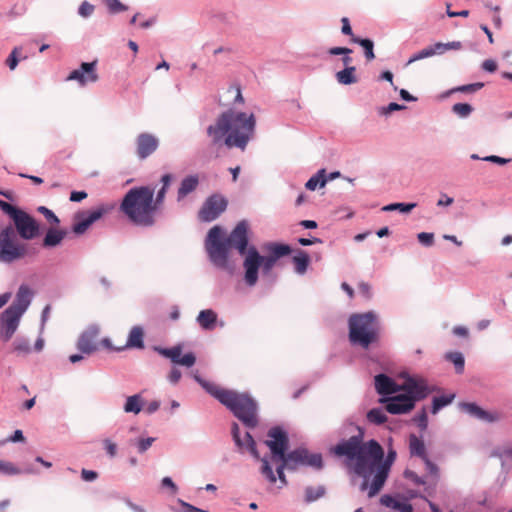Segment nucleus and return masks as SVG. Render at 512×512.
<instances>
[{"mask_svg": "<svg viewBox=\"0 0 512 512\" xmlns=\"http://www.w3.org/2000/svg\"><path fill=\"white\" fill-rule=\"evenodd\" d=\"M255 126L256 119L252 113L237 112L233 109L220 113L206 129L209 156L218 158L219 150L223 146L229 149L237 147L244 151L254 136Z\"/></svg>", "mask_w": 512, "mask_h": 512, "instance_id": "nucleus-1", "label": "nucleus"}, {"mask_svg": "<svg viewBox=\"0 0 512 512\" xmlns=\"http://www.w3.org/2000/svg\"><path fill=\"white\" fill-rule=\"evenodd\" d=\"M356 430L357 434L341 440L330 451L334 456L343 459L346 468L363 478L360 488L365 491L368 489L369 478L373 473L370 459L382 460L384 450L374 439L364 442V430L361 427L356 426Z\"/></svg>", "mask_w": 512, "mask_h": 512, "instance_id": "nucleus-2", "label": "nucleus"}, {"mask_svg": "<svg viewBox=\"0 0 512 512\" xmlns=\"http://www.w3.org/2000/svg\"><path fill=\"white\" fill-rule=\"evenodd\" d=\"M250 226L247 220H241L230 232L229 236L223 238L219 226H214L208 232L206 239V250L213 262L219 268H228L229 249L235 248L240 255H247L249 243Z\"/></svg>", "mask_w": 512, "mask_h": 512, "instance_id": "nucleus-3", "label": "nucleus"}, {"mask_svg": "<svg viewBox=\"0 0 512 512\" xmlns=\"http://www.w3.org/2000/svg\"><path fill=\"white\" fill-rule=\"evenodd\" d=\"M195 379L211 396L230 409L245 426H257V404L248 394L222 388L198 376H195Z\"/></svg>", "mask_w": 512, "mask_h": 512, "instance_id": "nucleus-4", "label": "nucleus"}, {"mask_svg": "<svg viewBox=\"0 0 512 512\" xmlns=\"http://www.w3.org/2000/svg\"><path fill=\"white\" fill-rule=\"evenodd\" d=\"M154 193L155 190L151 186L131 188L121 201V212L137 226H153L157 215Z\"/></svg>", "mask_w": 512, "mask_h": 512, "instance_id": "nucleus-5", "label": "nucleus"}, {"mask_svg": "<svg viewBox=\"0 0 512 512\" xmlns=\"http://www.w3.org/2000/svg\"><path fill=\"white\" fill-rule=\"evenodd\" d=\"M269 255L262 256L255 246H250L243 261L245 270L244 280L248 286H255L258 281V272L262 268L264 274H269L278 259L291 253L286 244H271L268 246Z\"/></svg>", "mask_w": 512, "mask_h": 512, "instance_id": "nucleus-6", "label": "nucleus"}, {"mask_svg": "<svg viewBox=\"0 0 512 512\" xmlns=\"http://www.w3.org/2000/svg\"><path fill=\"white\" fill-rule=\"evenodd\" d=\"M401 391L404 393L381 400V402L386 403L385 409L391 414L410 412L415 407L417 401L426 398L429 394L425 380L413 377L405 379Z\"/></svg>", "mask_w": 512, "mask_h": 512, "instance_id": "nucleus-7", "label": "nucleus"}, {"mask_svg": "<svg viewBox=\"0 0 512 512\" xmlns=\"http://www.w3.org/2000/svg\"><path fill=\"white\" fill-rule=\"evenodd\" d=\"M348 326L349 341L354 346L368 349L379 340L380 324L374 312L352 314Z\"/></svg>", "mask_w": 512, "mask_h": 512, "instance_id": "nucleus-8", "label": "nucleus"}, {"mask_svg": "<svg viewBox=\"0 0 512 512\" xmlns=\"http://www.w3.org/2000/svg\"><path fill=\"white\" fill-rule=\"evenodd\" d=\"M0 209L10 216L19 236L24 240H32L39 235V225L27 212L0 200Z\"/></svg>", "mask_w": 512, "mask_h": 512, "instance_id": "nucleus-9", "label": "nucleus"}, {"mask_svg": "<svg viewBox=\"0 0 512 512\" xmlns=\"http://www.w3.org/2000/svg\"><path fill=\"white\" fill-rule=\"evenodd\" d=\"M26 254V245L17 241L14 229L5 227L0 232V262L9 264L24 258Z\"/></svg>", "mask_w": 512, "mask_h": 512, "instance_id": "nucleus-10", "label": "nucleus"}, {"mask_svg": "<svg viewBox=\"0 0 512 512\" xmlns=\"http://www.w3.org/2000/svg\"><path fill=\"white\" fill-rule=\"evenodd\" d=\"M395 458L396 452L394 450H390L385 460L384 457L379 461L370 459V465L373 467L372 474H374L371 482L368 485V496L370 498L376 496L383 488Z\"/></svg>", "mask_w": 512, "mask_h": 512, "instance_id": "nucleus-11", "label": "nucleus"}, {"mask_svg": "<svg viewBox=\"0 0 512 512\" xmlns=\"http://www.w3.org/2000/svg\"><path fill=\"white\" fill-rule=\"evenodd\" d=\"M232 435H233V439L236 443V445L240 448H243V447H247L249 449V451L251 452V454L256 458V459H260L261 462H262V468H261V472L262 474L271 482V483H275L277 478L269 464V461L266 457L264 458H260L259 456V453L256 449V443L253 439V437L251 436L250 433L246 432L245 433V436H244V439L242 440L240 438V431H239V426L237 423H234L232 425Z\"/></svg>", "mask_w": 512, "mask_h": 512, "instance_id": "nucleus-12", "label": "nucleus"}, {"mask_svg": "<svg viewBox=\"0 0 512 512\" xmlns=\"http://www.w3.org/2000/svg\"><path fill=\"white\" fill-rule=\"evenodd\" d=\"M280 461L288 466V470H296L300 466H311L317 469L322 467V456L320 454H310L304 448L286 453Z\"/></svg>", "mask_w": 512, "mask_h": 512, "instance_id": "nucleus-13", "label": "nucleus"}, {"mask_svg": "<svg viewBox=\"0 0 512 512\" xmlns=\"http://www.w3.org/2000/svg\"><path fill=\"white\" fill-rule=\"evenodd\" d=\"M268 437L269 439L265 441V444L271 451L272 461L277 463L286 454L289 445L287 433L280 427H273L268 431Z\"/></svg>", "mask_w": 512, "mask_h": 512, "instance_id": "nucleus-14", "label": "nucleus"}, {"mask_svg": "<svg viewBox=\"0 0 512 512\" xmlns=\"http://www.w3.org/2000/svg\"><path fill=\"white\" fill-rule=\"evenodd\" d=\"M227 199L220 194L208 197L199 210L198 217L203 222H211L218 218L227 208Z\"/></svg>", "mask_w": 512, "mask_h": 512, "instance_id": "nucleus-15", "label": "nucleus"}, {"mask_svg": "<svg viewBox=\"0 0 512 512\" xmlns=\"http://www.w3.org/2000/svg\"><path fill=\"white\" fill-rule=\"evenodd\" d=\"M111 209L112 207L101 205L92 211L77 213L74 217L72 231L77 235L84 234L94 222L99 220Z\"/></svg>", "mask_w": 512, "mask_h": 512, "instance_id": "nucleus-16", "label": "nucleus"}, {"mask_svg": "<svg viewBox=\"0 0 512 512\" xmlns=\"http://www.w3.org/2000/svg\"><path fill=\"white\" fill-rule=\"evenodd\" d=\"M99 76L97 74V60L92 62L81 63L78 69L70 72L67 76V81H77L81 86H85L88 83L97 82Z\"/></svg>", "mask_w": 512, "mask_h": 512, "instance_id": "nucleus-17", "label": "nucleus"}, {"mask_svg": "<svg viewBox=\"0 0 512 512\" xmlns=\"http://www.w3.org/2000/svg\"><path fill=\"white\" fill-rule=\"evenodd\" d=\"M22 314L8 307L0 315V335L4 341H9L18 328Z\"/></svg>", "mask_w": 512, "mask_h": 512, "instance_id": "nucleus-18", "label": "nucleus"}, {"mask_svg": "<svg viewBox=\"0 0 512 512\" xmlns=\"http://www.w3.org/2000/svg\"><path fill=\"white\" fill-rule=\"evenodd\" d=\"M99 328L92 326L86 329L77 341V348L83 354L90 355L98 349Z\"/></svg>", "mask_w": 512, "mask_h": 512, "instance_id": "nucleus-19", "label": "nucleus"}, {"mask_svg": "<svg viewBox=\"0 0 512 512\" xmlns=\"http://www.w3.org/2000/svg\"><path fill=\"white\" fill-rule=\"evenodd\" d=\"M143 339H144V331H143L142 327L134 326L131 328L127 342L124 346L115 348L112 346V344L108 338H104L101 341V343L104 347H106L108 349H114L117 351H121L125 348H138V349L144 348Z\"/></svg>", "mask_w": 512, "mask_h": 512, "instance_id": "nucleus-20", "label": "nucleus"}, {"mask_svg": "<svg viewBox=\"0 0 512 512\" xmlns=\"http://www.w3.org/2000/svg\"><path fill=\"white\" fill-rule=\"evenodd\" d=\"M137 155L140 159H145L156 151L159 145L158 139L149 133H141L137 140Z\"/></svg>", "mask_w": 512, "mask_h": 512, "instance_id": "nucleus-21", "label": "nucleus"}, {"mask_svg": "<svg viewBox=\"0 0 512 512\" xmlns=\"http://www.w3.org/2000/svg\"><path fill=\"white\" fill-rule=\"evenodd\" d=\"M375 388L380 395H391L400 392L402 385L397 384L385 374H379L375 377Z\"/></svg>", "mask_w": 512, "mask_h": 512, "instance_id": "nucleus-22", "label": "nucleus"}, {"mask_svg": "<svg viewBox=\"0 0 512 512\" xmlns=\"http://www.w3.org/2000/svg\"><path fill=\"white\" fill-rule=\"evenodd\" d=\"M461 409L471 416L487 422H494L499 419L498 414H491L475 403H462Z\"/></svg>", "mask_w": 512, "mask_h": 512, "instance_id": "nucleus-23", "label": "nucleus"}, {"mask_svg": "<svg viewBox=\"0 0 512 512\" xmlns=\"http://www.w3.org/2000/svg\"><path fill=\"white\" fill-rule=\"evenodd\" d=\"M182 347L181 345H176L170 348L169 359L174 364H179L186 367H192L196 362V357L193 353H186L181 356Z\"/></svg>", "mask_w": 512, "mask_h": 512, "instance_id": "nucleus-24", "label": "nucleus"}, {"mask_svg": "<svg viewBox=\"0 0 512 512\" xmlns=\"http://www.w3.org/2000/svg\"><path fill=\"white\" fill-rule=\"evenodd\" d=\"M30 297V289L27 286H21L17 292L15 302L9 307L13 310L21 311V314H23L30 304Z\"/></svg>", "mask_w": 512, "mask_h": 512, "instance_id": "nucleus-25", "label": "nucleus"}, {"mask_svg": "<svg viewBox=\"0 0 512 512\" xmlns=\"http://www.w3.org/2000/svg\"><path fill=\"white\" fill-rule=\"evenodd\" d=\"M199 184L197 175H189L185 177L178 188L177 198L178 201L184 199L189 193L193 192Z\"/></svg>", "mask_w": 512, "mask_h": 512, "instance_id": "nucleus-26", "label": "nucleus"}, {"mask_svg": "<svg viewBox=\"0 0 512 512\" xmlns=\"http://www.w3.org/2000/svg\"><path fill=\"white\" fill-rule=\"evenodd\" d=\"M66 231L59 229H49L43 239L44 247H55L59 245L66 237Z\"/></svg>", "mask_w": 512, "mask_h": 512, "instance_id": "nucleus-27", "label": "nucleus"}, {"mask_svg": "<svg viewBox=\"0 0 512 512\" xmlns=\"http://www.w3.org/2000/svg\"><path fill=\"white\" fill-rule=\"evenodd\" d=\"M409 450L412 456H417L421 459L427 457L424 441L414 434H411L409 437Z\"/></svg>", "mask_w": 512, "mask_h": 512, "instance_id": "nucleus-28", "label": "nucleus"}, {"mask_svg": "<svg viewBox=\"0 0 512 512\" xmlns=\"http://www.w3.org/2000/svg\"><path fill=\"white\" fill-rule=\"evenodd\" d=\"M216 320H217V314L211 309H206V310L200 311V313L197 317V321H198L199 325L205 330L213 329L215 326Z\"/></svg>", "mask_w": 512, "mask_h": 512, "instance_id": "nucleus-29", "label": "nucleus"}, {"mask_svg": "<svg viewBox=\"0 0 512 512\" xmlns=\"http://www.w3.org/2000/svg\"><path fill=\"white\" fill-rule=\"evenodd\" d=\"M172 181V175L171 174H165L161 178L162 187L159 189V191L156 194V197L154 198L155 203V210L158 213L161 206L163 205L167 190L170 186V183Z\"/></svg>", "mask_w": 512, "mask_h": 512, "instance_id": "nucleus-30", "label": "nucleus"}, {"mask_svg": "<svg viewBox=\"0 0 512 512\" xmlns=\"http://www.w3.org/2000/svg\"><path fill=\"white\" fill-rule=\"evenodd\" d=\"M326 494V488L323 485L317 487L308 486L304 491V500L306 503H311L322 498Z\"/></svg>", "mask_w": 512, "mask_h": 512, "instance_id": "nucleus-31", "label": "nucleus"}, {"mask_svg": "<svg viewBox=\"0 0 512 512\" xmlns=\"http://www.w3.org/2000/svg\"><path fill=\"white\" fill-rule=\"evenodd\" d=\"M356 68L355 67H346L344 70H341L336 73V79L340 84L350 85L357 82V77L355 75Z\"/></svg>", "mask_w": 512, "mask_h": 512, "instance_id": "nucleus-32", "label": "nucleus"}, {"mask_svg": "<svg viewBox=\"0 0 512 512\" xmlns=\"http://www.w3.org/2000/svg\"><path fill=\"white\" fill-rule=\"evenodd\" d=\"M143 400L139 394L129 396L124 405L126 413L138 414L142 410Z\"/></svg>", "mask_w": 512, "mask_h": 512, "instance_id": "nucleus-33", "label": "nucleus"}, {"mask_svg": "<svg viewBox=\"0 0 512 512\" xmlns=\"http://www.w3.org/2000/svg\"><path fill=\"white\" fill-rule=\"evenodd\" d=\"M325 169L319 170L315 175H313L305 184L306 189L315 190L318 186L324 187L327 183V179L325 178Z\"/></svg>", "mask_w": 512, "mask_h": 512, "instance_id": "nucleus-34", "label": "nucleus"}, {"mask_svg": "<svg viewBox=\"0 0 512 512\" xmlns=\"http://www.w3.org/2000/svg\"><path fill=\"white\" fill-rule=\"evenodd\" d=\"M293 263L295 271L299 274L306 272L309 264V256L306 252L300 251L296 256L293 257Z\"/></svg>", "mask_w": 512, "mask_h": 512, "instance_id": "nucleus-35", "label": "nucleus"}, {"mask_svg": "<svg viewBox=\"0 0 512 512\" xmlns=\"http://www.w3.org/2000/svg\"><path fill=\"white\" fill-rule=\"evenodd\" d=\"M351 42L359 44L361 47H363L365 52V57L368 61H371L375 58V54L373 51V41L370 39H361L358 37H352Z\"/></svg>", "mask_w": 512, "mask_h": 512, "instance_id": "nucleus-36", "label": "nucleus"}, {"mask_svg": "<svg viewBox=\"0 0 512 512\" xmlns=\"http://www.w3.org/2000/svg\"><path fill=\"white\" fill-rule=\"evenodd\" d=\"M367 419L373 424L381 425L387 421V416L381 408H373L368 411Z\"/></svg>", "mask_w": 512, "mask_h": 512, "instance_id": "nucleus-37", "label": "nucleus"}, {"mask_svg": "<svg viewBox=\"0 0 512 512\" xmlns=\"http://www.w3.org/2000/svg\"><path fill=\"white\" fill-rule=\"evenodd\" d=\"M454 397V394L434 397L431 412L433 414H436L441 408L450 404L453 401Z\"/></svg>", "mask_w": 512, "mask_h": 512, "instance_id": "nucleus-38", "label": "nucleus"}, {"mask_svg": "<svg viewBox=\"0 0 512 512\" xmlns=\"http://www.w3.org/2000/svg\"><path fill=\"white\" fill-rule=\"evenodd\" d=\"M435 54H438L435 45L426 47V48L422 49L421 51L417 52L416 54H414L409 59L407 64H411L413 62H416V61L424 59V58L432 57Z\"/></svg>", "mask_w": 512, "mask_h": 512, "instance_id": "nucleus-39", "label": "nucleus"}, {"mask_svg": "<svg viewBox=\"0 0 512 512\" xmlns=\"http://www.w3.org/2000/svg\"><path fill=\"white\" fill-rule=\"evenodd\" d=\"M417 206L416 203H392L389 205H386L382 208L384 211H394L399 210L403 213H408L412 211Z\"/></svg>", "mask_w": 512, "mask_h": 512, "instance_id": "nucleus-40", "label": "nucleus"}, {"mask_svg": "<svg viewBox=\"0 0 512 512\" xmlns=\"http://www.w3.org/2000/svg\"><path fill=\"white\" fill-rule=\"evenodd\" d=\"M446 358L455 365L457 373H462L464 370V357L460 352H451L447 354Z\"/></svg>", "mask_w": 512, "mask_h": 512, "instance_id": "nucleus-41", "label": "nucleus"}, {"mask_svg": "<svg viewBox=\"0 0 512 512\" xmlns=\"http://www.w3.org/2000/svg\"><path fill=\"white\" fill-rule=\"evenodd\" d=\"M452 111L460 117H467L473 111V108L467 103H456L453 105Z\"/></svg>", "mask_w": 512, "mask_h": 512, "instance_id": "nucleus-42", "label": "nucleus"}, {"mask_svg": "<svg viewBox=\"0 0 512 512\" xmlns=\"http://www.w3.org/2000/svg\"><path fill=\"white\" fill-rule=\"evenodd\" d=\"M0 473L4 475H17L21 473V470L12 462L0 461Z\"/></svg>", "mask_w": 512, "mask_h": 512, "instance_id": "nucleus-43", "label": "nucleus"}, {"mask_svg": "<svg viewBox=\"0 0 512 512\" xmlns=\"http://www.w3.org/2000/svg\"><path fill=\"white\" fill-rule=\"evenodd\" d=\"M22 48L15 47L12 52L10 53L9 57L6 60V64L10 68V70H14L19 62L18 57L21 55Z\"/></svg>", "mask_w": 512, "mask_h": 512, "instance_id": "nucleus-44", "label": "nucleus"}, {"mask_svg": "<svg viewBox=\"0 0 512 512\" xmlns=\"http://www.w3.org/2000/svg\"><path fill=\"white\" fill-rule=\"evenodd\" d=\"M461 43L458 42V41H454V42H448V43H441V42H438L435 44V47L437 49V53L438 54H442L444 53L445 51L447 50H458L461 48Z\"/></svg>", "mask_w": 512, "mask_h": 512, "instance_id": "nucleus-45", "label": "nucleus"}, {"mask_svg": "<svg viewBox=\"0 0 512 512\" xmlns=\"http://www.w3.org/2000/svg\"><path fill=\"white\" fill-rule=\"evenodd\" d=\"M111 13H119L127 10V7L119 0H103Z\"/></svg>", "mask_w": 512, "mask_h": 512, "instance_id": "nucleus-46", "label": "nucleus"}, {"mask_svg": "<svg viewBox=\"0 0 512 512\" xmlns=\"http://www.w3.org/2000/svg\"><path fill=\"white\" fill-rule=\"evenodd\" d=\"M390 501H391V504L385 502L386 505L391 506L393 509L398 510L399 512H413V507L409 503L399 502V501L392 500V499H390Z\"/></svg>", "mask_w": 512, "mask_h": 512, "instance_id": "nucleus-47", "label": "nucleus"}, {"mask_svg": "<svg viewBox=\"0 0 512 512\" xmlns=\"http://www.w3.org/2000/svg\"><path fill=\"white\" fill-rule=\"evenodd\" d=\"M37 210L39 213L44 215V217L47 219L48 222H50L52 224H59V222H60L59 218L55 215V213L53 211H51L47 207L40 206V207H38Z\"/></svg>", "mask_w": 512, "mask_h": 512, "instance_id": "nucleus-48", "label": "nucleus"}, {"mask_svg": "<svg viewBox=\"0 0 512 512\" xmlns=\"http://www.w3.org/2000/svg\"><path fill=\"white\" fill-rule=\"evenodd\" d=\"M14 350L18 353V354H27L30 352V346H29V343L24 340V339H17L15 342H14Z\"/></svg>", "mask_w": 512, "mask_h": 512, "instance_id": "nucleus-49", "label": "nucleus"}, {"mask_svg": "<svg viewBox=\"0 0 512 512\" xmlns=\"http://www.w3.org/2000/svg\"><path fill=\"white\" fill-rule=\"evenodd\" d=\"M423 462L425 463V466H426V470L428 471V473L434 477V479H438L439 478V468L438 466L433 463L429 458L428 456L425 457L424 459H422Z\"/></svg>", "mask_w": 512, "mask_h": 512, "instance_id": "nucleus-50", "label": "nucleus"}, {"mask_svg": "<svg viewBox=\"0 0 512 512\" xmlns=\"http://www.w3.org/2000/svg\"><path fill=\"white\" fill-rule=\"evenodd\" d=\"M93 12L94 5L90 4L88 1H83L78 9L79 15L84 18L91 16Z\"/></svg>", "mask_w": 512, "mask_h": 512, "instance_id": "nucleus-51", "label": "nucleus"}, {"mask_svg": "<svg viewBox=\"0 0 512 512\" xmlns=\"http://www.w3.org/2000/svg\"><path fill=\"white\" fill-rule=\"evenodd\" d=\"M483 86H484L483 83L478 82V83L459 86L455 89V91L472 93V92H476V91L480 90Z\"/></svg>", "mask_w": 512, "mask_h": 512, "instance_id": "nucleus-52", "label": "nucleus"}, {"mask_svg": "<svg viewBox=\"0 0 512 512\" xmlns=\"http://www.w3.org/2000/svg\"><path fill=\"white\" fill-rule=\"evenodd\" d=\"M418 241L424 246H431L434 243V234L421 232L417 235Z\"/></svg>", "mask_w": 512, "mask_h": 512, "instance_id": "nucleus-53", "label": "nucleus"}, {"mask_svg": "<svg viewBox=\"0 0 512 512\" xmlns=\"http://www.w3.org/2000/svg\"><path fill=\"white\" fill-rule=\"evenodd\" d=\"M359 293L366 299H370L372 297V288L371 285L367 282H360L358 284Z\"/></svg>", "mask_w": 512, "mask_h": 512, "instance_id": "nucleus-54", "label": "nucleus"}, {"mask_svg": "<svg viewBox=\"0 0 512 512\" xmlns=\"http://www.w3.org/2000/svg\"><path fill=\"white\" fill-rule=\"evenodd\" d=\"M154 441H155V438H153V437H148L146 439L138 440L137 447H138L139 453H144L147 449H149L151 447V445L153 444Z\"/></svg>", "mask_w": 512, "mask_h": 512, "instance_id": "nucleus-55", "label": "nucleus"}, {"mask_svg": "<svg viewBox=\"0 0 512 512\" xmlns=\"http://www.w3.org/2000/svg\"><path fill=\"white\" fill-rule=\"evenodd\" d=\"M482 160L492 162V163H495L498 165H505L510 162V159L503 158V157L496 156V155H490V156L483 157Z\"/></svg>", "mask_w": 512, "mask_h": 512, "instance_id": "nucleus-56", "label": "nucleus"}, {"mask_svg": "<svg viewBox=\"0 0 512 512\" xmlns=\"http://www.w3.org/2000/svg\"><path fill=\"white\" fill-rule=\"evenodd\" d=\"M228 92L235 94L234 103H240V104L244 103V98L242 96L240 86H238V85L230 86L228 89Z\"/></svg>", "mask_w": 512, "mask_h": 512, "instance_id": "nucleus-57", "label": "nucleus"}, {"mask_svg": "<svg viewBox=\"0 0 512 512\" xmlns=\"http://www.w3.org/2000/svg\"><path fill=\"white\" fill-rule=\"evenodd\" d=\"M416 421L418 423V426L422 429V430H425L427 428V425H428V419H427V413L425 411V409H423L421 411V413L416 417Z\"/></svg>", "mask_w": 512, "mask_h": 512, "instance_id": "nucleus-58", "label": "nucleus"}, {"mask_svg": "<svg viewBox=\"0 0 512 512\" xmlns=\"http://www.w3.org/2000/svg\"><path fill=\"white\" fill-rule=\"evenodd\" d=\"M278 462H279V465L276 468V472H277L278 478H279V480L283 484H287V480H286V477H285V474H284V470L288 469V466H286L283 461H278Z\"/></svg>", "mask_w": 512, "mask_h": 512, "instance_id": "nucleus-59", "label": "nucleus"}, {"mask_svg": "<svg viewBox=\"0 0 512 512\" xmlns=\"http://www.w3.org/2000/svg\"><path fill=\"white\" fill-rule=\"evenodd\" d=\"M341 23H342V28H341L342 33L345 35L351 36V38L355 37L352 33V28H351L349 19L347 17H343L341 19Z\"/></svg>", "mask_w": 512, "mask_h": 512, "instance_id": "nucleus-60", "label": "nucleus"}, {"mask_svg": "<svg viewBox=\"0 0 512 512\" xmlns=\"http://www.w3.org/2000/svg\"><path fill=\"white\" fill-rule=\"evenodd\" d=\"M104 445L109 456L114 457L117 453V445L109 439L104 440Z\"/></svg>", "mask_w": 512, "mask_h": 512, "instance_id": "nucleus-61", "label": "nucleus"}, {"mask_svg": "<svg viewBox=\"0 0 512 512\" xmlns=\"http://www.w3.org/2000/svg\"><path fill=\"white\" fill-rule=\"evenodd\" d=\"M81 476L85 481H94L98 477V474L92 470L82 469Z\"/></svg>", "mask_w": 512, "mask_h": 512, "instance_id": "nucleus-62", "label": "nucleus"}, {"mask_svg": "<svg viewBox=\"0 0 512 512\" xmlns=\"http://www.w3.org/2000/svg\"><path fill=\"white\" fill-rule=\"evenodd\" d=\"M87 198V193L84 191H73L70 194V201L72 202H80Z\"/></svg>", "mask_w": 512, "mask_h": 512, "instance_id": "nucleus-63", "label": "nucleus"}, {"mask_svg": "<svg viewBox=\"0 0 512 512\" xmlns=\"http://www.w3.org/2000/svg\"><path fill=\"white\" fill-rule=\"evenodd\" d=\"M482 68L488 72H495L497 70V63L492 59H488L482 63Z\"/></svg>", "mask_w": 512, "mask_h": 512, "instance_id": "nucleus-64", "label": "nucleus"}]
</instances>
